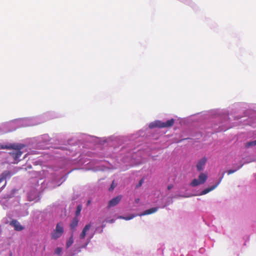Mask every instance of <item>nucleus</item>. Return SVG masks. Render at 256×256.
Masks as SVG:
<instances>
[{
  "label": "nucleus",
  "instance_id": "b1692460",
  "mask_svg": "<svg viewBox=\"0 0 256 256\" xmlns=\"http://www.w3.org/2000/svg\"><path fill=\"white\" fill-rule=\"evenodd\" d=\"M4 179L2 176H0V183L2 182V181H4Z\"/></svg>",
  "mask_w": 256,
  "mask_h": 256
},
{
  "label": "nucleus",
  "instance_id": "bb28decb",
  "mask_svg": "<svg viewBox=\"0 0 256 256\" xmlns=\"http://www.w3.org/2000/svg\"><path fill=\"white\" fill-rule=\"evenodd\" d=\"M10 256H12V252H10Z\"/></svg>",
  "mask_w": 256,
  "mask_h": 256
},
{
  "label": "nucleus",
  "instance_id": "7ed1b4c3",
  "mask_svg": "<svg viewBox=\"0 0 256 256\" xmlns=\"http://www.w3.org/2000/svg\"><path fill=\"white\" fill-rule=\"evenodd\" d=\"M64 232V224L62 222H60L56 224L55 229L52 232L51 238L56 240L61 237Z\"/></svg>",
  "mask_w": 256,
  "mask_h": 256
},
{
  "label": "nucleus",
  "instance_id": "2eb2a0df",
  "mask_svg": "<svg viewBox=\"0 0 256 256\" xmlns=\"http://www.w3.org/2000/svg\"><path fill=\"white\" fill-rule=\"evenodd\" d=\"M256 146V140L248 142L245 144V147L246 148H250V147H251L252 146Z\"/></svg>",
  "mask_w": 256,
  "mask_h": 256
},
{
  "label": "nucleus",
  "instance_id": "dca6fc26",
  "mask_svg": "<svg viewBox=\"0 0 256 256\" xmlns=\"http://www.w3.org/2000/svg\"><path fill=\"white\" fill-rule=\"evenodd\" d=\"M74 242L73 236L72 235L66 242V246L67 248H69Z\"/></svg>",
  "mask_w": 256,
  "mask_h": 256
},
{
  "label": "nucleus",
  "instance_id": "423d86ee",
  "mask_svg": "<svg viewBox=\"0 0 256 256\" xmlns=\"http://www.w3.org/2000/svg\"><path fill=\"white\" fill-rule=\"evenodd\" d=\"M10 224L14 226V230L16 231H21L24 228L20 223L16 220H12L10 222Z\"/></svg>",
  "mask_w": 256,
  "mask_h": 256
},
{
  "label": "nucleus",
  "instance_id": "a878e982",
  "mask_svg": "<svg viewBox=\"0 0 256 256\" xmlns=\"http://www.w3.org/2000/svg\"><path fill=\"white\" fill-rule=\"evenodd\" d=\"M90 203V200H88L87 204H89Z\"/></svg>",
  "mask_w": 256,
  "mask_h": 256
},
{
  "label": "nucleus",
  "instance_id": "412c9836",
  "mask_svg": "<svg viewBox=\"0 0 256 256\" xmlns=\"http://www.w3.org/2000/svg\"><path fill=\"white\" fill-rule=\"evenodd\" d=\"M143 182H144V179H143V178H142V179H141V180L139 181L138 183L136 184V188H138L140 187V186L142 185V184H143Z\"/></svg>",
  "mask_w": 256,
  "mask_h": 256
},
{
  "label": "nucleus",
  "instance_id": "20e7f679",
  "mask_svg": "<svg viewBox=\"0 0 256 256\" xmlns=\"http://www.w3.org/2000/svg\"><path fill=\"white\" fill-rule=\"evenodd\" d=\"M208 178V176L206 174L201 173L199 176L198 179H194L190 185L192 186H196L198 185L204 184Z\"/></svg>",
  "mask_w": 256,
  "mask_h": 256
},
{
  "label": "nucleus",
  "instance_id": "6ab92c4d",
  "mask_svg": "<svg viewBox=\"0 0 256 256\" xmlns=\"http://www.w3.org/2000/svg\"><path fill=\"white\" fill-rule=\"evenodd\" d=\"M81 210H82L81 206H80V205L78 206V207H77V208H76V217L78 216H79V214H80V212L81 211Z\"/></svg>",
  "mask_w": 256,
  "mask_h": 256
},
{
  "label": "nucleus",
  "instance_id": "f03ea898",
  "mask_svg": "<svg viewBox=\"0 0 256 256\" xmlns=\"http://www.w3.org/2000/svg\"><path fill=\"white\" fill-rule=\"evenodd\" d=\"M13 148H11L12 151L10 152V154L14 158V163H18V158L22 156V152L21 150L24 147V145L20 144H12Z\"/></svg>",
  "mask_w": 256,
  "mask_h": 256
},
{
  "label": "nucleus",
  "instance_id": "393cba45",
  "mask_svg": "<svg viewBox=\"0 0 256 256\" xmlns=\"http://www.w3.org/2000/svg\"><path fill=\"white\" fill-rule=\"evenodd\" d=\"M114 222V220L113 219H112L109 221V222L110 223H113V222Z\"/></svg>",
  "mask_w": 256,
  "mask_h": 256
},
{
  "label": "nucleus",
  "instance_id": "f8f14e48",
  "mask_svg": "<svg viewBox=\"0 0 256 256\" xmlns=\"http://www.w3.org/2000/svg\"><path fill=\"white\" fill-rule=\"evenodd\" d=\"M11 172L9 171H4L1 174L0 176L3 178L4 180H6L7 178L11 176Z\"/></svg>",
  "mask_w": 256,
  "mask_h": 256
},
{
  "label": "nucleus",
  "instance_id": "ddd939ff",
  "mask_svg": "<svg viewBox=\"0 0 256 256\" xmlns=\"http://www.w3.org/2000/svg\"><path fill=\"white\" fill-rule=\"evenodd\" d=\"M13 144H0V150L2 149H7V150H11L14 146H12Z\"/></svg>",
  "mask_w": 256,
  "mask_h": 256
},
{
  "label": "nucleus",
  "instance_id": "0eeeda50",
  "mask_svg": "<svg viewBox=\"0 0 256 256\" xmlns=\"http://www.w3.org/2000/svg\"><path fill=\"white\" fill-rule=\"evenodd\" d=\"M206 161L207 158L206 157H204L198 162L196 166L198 171H201L203 170L204 166L206 164Z\"/></svg>",
  "mask_w": 256,
  "mask_h": 256
},
{
  "label": "nucleus",
  "instance_id": "9d476101",
  "mask_svg": "<svg viewBox=\"0 0 256 256\" xmlns=\"http://www.w3.org/2000/svg\"><path fill=\"white\" fill-rule=\"evenodd\" d=\"M78 218L76 216L74 217L72 222L70 224V228L72 230H74L78 226Z\"/></svg>",
  "mask_w": 256,
  "mask_h": 256
},
{
  "label": "nucleus",
  "instance_id": "5701e85b",
  "mask_svg": "<svg viewBox=\"0 0 256 256\" xmlns=\"http://www.w3.org/2000/svg\"><path fill=\"white\" fill-rule=\"evenodd\" d=\"M173 188V185L170 184H169L168 186V190H171L172 188Z\"/></svg>",
  "mask_w": 256,
  "mask_h": 256
},
{
  "label": "nucleus",
  "instance_id": "9b49d317",
  "mask_svg": "<svg viewBox=\"0 0 256 256\" xmlns=\"http://www.w3.org/2000/svg\"><path fill=\"white\" fill-rule=\"evenodd\" d=\"M218 184V183L214 186H212L208 188L204 189L201 192L200 195L206 194H208V192H210V191L214 190L217 186Z\"/></svg>",
  "mask_w": 256,
  "mask_h": 256
},
{
  "label": "nucleus",
  "instance_id": "6e6552de",
  "mask_svg": "<svg viewBox=\"0 0 256 256\" xmlns=\"http://www.w3.org/2000/svg\"><path fill=\"white\" fill-rule=\"evenodd\" d=\"M91 226H92L91 224H88L85 226L83 228L82 232L80 234V239H84L85 238L87 232L90 229Z\"/></svg>",
  "mask_w": 256,
  "mask_h": 256
},
{
  "label": "nucleus",
  "instance_id": "f3484780",
  "mask_svg": "<svg viewBox=\"0 0 256 256\" xmlns=\"http://www.w3.org/2000/svg\"><path fill=\"white\" fill-rule=\"evenodd\" d=\"M136 216H138V214H136V215H135V214H131L130 216H120V218L124 219V220H130L133 218H134Z\"/></svg>",
  "mask_w": 256,
  "mask_h": 256
},
{
  "label": "nucleus",
  "instance_id": "4468645a",
  "mask_svg": "<svg viewBox=\"0 0 256 256\" xmlns=\"http://www.w3.org/2000/svg\"><path fill=\"white\" fill-rule=\"evenodd\" d=\"M13 144H0V150L2 149H7V150H11L14 146H12Z\"/></svg>",
  "mask_w": 256,
  "mask_h": 256
},
{
  "label": "nucleus",
  "instance_id": "4be33fe9",
  "mask_svg": "<svg viewBox=\"0 0 256 256\" xmlns=\"http://www.w3.org/2000/svg\"><path fill=\"white\" fill-rule=\"evenodd\" d=\"M115 186H116V185L114 184V182H113L111 184L110 187L109 188V190H114V188H115Z\"/></svg>",
  "mask_w": 256,
  "mask_h": 256
},
{
  "label": "nucleus",
  "instance_id": "a211bd4d",
  "mask_svg": "<svg viewBox=\"0 0 256 256\" xmlns=\"http://www.w3.org/2000/svg\"><path fill=\"white\" fill-rule=\"evenodd\" d=\"M243 164H240V166H238V168L236 169V170H228L227 172V173L228 174H233L234 173V172H236L237 170H239L240 168L242 166H243Z\"/></svg>",
  "mask_w": 256,
  "mask_h": 256
},
{
  "label": "nucleus",
  "instance_id": "f257e3e1",
  "mask_svg": "<svg viewBox=\"0 0 256 256\" xmlns=\"http://www.w3.org/2000/svg\"><path fill=\"white\" fill-rule=\"evenodd\" d=\"M174 122V120L173 118H171L166 122H162L160 120H156L154 122L150 123L149 124V128H165L172 126Z\"/></svg>",
  "mask_w": 256,
  "mask_h": 256
},
{
  "label": "nucleus",
  "instance_id": "39448f33",
  "mask_svg": "<svg viewBox=\"0 0 256 256\" xmlns=\"http://www.w3.org/2000/svg\"><path fill=\"white\" fill-rule=\"evenodd\" d=\"M122 199L121 196H118L112 199L108 202V207L110 208L118 204Z\"/></svg>",
  "mask_w": 256,
  "mask_h": 256
},
{
  "label": "nucleus",
  "instance_id": "1a4fd4ad",
  "mask_svg": "<svg viewBox=\"0 0 256 256\" xmlns=\"http://www.w3.org/2000/svg\"><path fill=\"white\" fill-rule=\"evenodd\" d=\"M158 210V208H152L148 210H146L143 213L138 214L140 216L150 214L156 212Z\"/></svg>",
  "mask_w": 256,
  "mask_h": 256
},
{
  "label": "nucleus",
  "instance_id": "aec40b11",
  "mask_svg": "<svg viewBox=\"0 0 256 256\" xmlns=\"http://www.w3.org/2000/svg\"><path fill=\"white\" fill-rule=\"evenodd\" d=\"M62 248H57L55 250L54 252H55L56 254L58 255V254H60V253L62 252Z\"/></svg>",
  "mask_w": 256,
  "mask_h": 256
}]
</instances>
